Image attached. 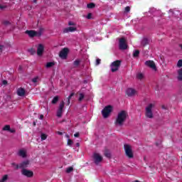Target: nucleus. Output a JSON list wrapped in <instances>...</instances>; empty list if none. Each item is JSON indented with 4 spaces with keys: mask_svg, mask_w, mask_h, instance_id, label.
<instances>
[{
    "mask_svg": "<svg viewBox=\"0 0 182 182\" xmlns=\"http://www.w3.org/2000/svg\"><path fill=\"white\" fill-rule=\"evenodd\" d=\"M126 119H127V112L122 110L118 113L117 119L114 122L115 126H123L124 122H126Z\"/></svg>",
    "mask_w": 182,
    "mask_h": 182,
    "instance_id": "1",
    "label": "nucleus"
},
{
    "mask_svg": "<svg viewBox=\"0 0 182 182\" xmlns=\"http://www.w3.org/2000/svg\"><path fill=\"white\" fill-rule=\"evenodd\" d=\"M124 149L125 154L128 159H133L134 157V154H133V149H132V146H130V144H125L124 145Z\"/></svg>",
    "mask_w": 182,
    "mask_h": 182,
    "instance_id": "2",
    "label": "nucleus"
},
{
    "mask_svg": "<svg viewBox=\"0 0 182 182\" xmlns=\"http://www.w3.org/2000/svg\"><path fill=\"white\" fill-rule=\"evenodd\" d=\"M43 29L41 28L39 31H35L33 30H27L25 33L29 36V38H35V36H42V31Z\"/></svg>",
    "mask_w": 182,
    "mask_h": 182,
    "instance_id": "3",
    "label": "nucleus"
},
{
    "mask_svg": "<svg viewBox=\"0 0 182 182\" xmlns=\"http://www.w3.org/2000/svg\"><path fill=\"white\" fill-rule=\"evenodd\" d=\"M154 105L153 104H149L146 108H145V116L147 117V119H153L154 116L153 115V107Z\"/></svg>",
    "mask_w": 182,
    "mask_h": 182,
    "instance_id": "4",
    "label": "nucleus"
},
{
    "mask_svg": "<svg viewBox=\"0 0 182 182\" xmlns=\"http://www.w3.org/2000/svg\"><path fill=\"white\" fill-rule=\"evenodd\" d=\"M113 111V107L112 105H107L102 110V114L104 119H107L110 116V113Z\"/></svg>",
    "mask_w": 182,
    "mask_h": 182,
    "instance_id": "5",
    "label": "nucleus"
},
{
    "mask_svg": "<svg viewBox=\"0 0 182 182\" xmlns=\"http://www.w3.org/2000/svg\"><path fill=\"white\" fill-rule=\"evenodd\" d=\"M64 108H65V101H61L60 102L58 109L57 110V114H56L57 117H62V114H63Z\"/></svg>",
    "mask_w": 182,
    "mask_h": 182,
    "instance_id": "6",
    "label": "nucleus"
},
{
    "mask_svg": "<svg viewBox=\"0 0 182 182\" xmlns=\"http://www.w3.org/2000/svg\"><path fill=\"white\" fill-rule=\"evenodd\" d=\"M21 174H22V176H24V177L31 178L33 176V171H32L31 170H28L26 168H23V169H21Z\"/></svg>",
    "mask_w": 182,
    "mask_h": 182,
    "instance_id": "7",
    "label": "nucleus"
},
{
    "mask_svg": "<svg viewBox=\"0 0 182 182\" xmlns=\"http://www.w3.org/2000/svg\"><path fill=\"white\" fill-rule=\"evenodd\" d=\"M68 53H69V49L68 48H64L60 51L59 56L61 59H66L68 58Z\"/></svg>",
    "mask_w": 182,
    "mask_h": 182,
    "instance_id": "8",
    "label": "nucleus"
},
{
    "mask_svg": "<svg viewBox=\"0 0 182 182\" xmlns=\"http://www.w3.org/2000/svg\"><path fill=\"white\" fill-rule=\"evenodd\" d=\"M126 95H127L129 97H133V96H136V95H137V91L133 88H128L126 90Z\"/></svg>",
    "mask_w": 182,
    "mask_h": 182,
    "instance_id": "9",
    "label": "nucleus"
},
{
    "mask_svg": "<svg viewBox=\"0 0 182 182\" xmlns=\"http://www.w3.org/2000/svg\"><path fill=\"white\" fill-rule=\"evenodd\" d=\"M119 49H122V50H126V49H127V44L124 38L119 39Z\"/></svg>",
    "mask_w": 182,
    "mask_h": 182,
    "instance_id": "10",
    "label": "nucleus"
},
{
    "mask_svg": "<svg viewBox=\"0 0 182 182\" xmlns=\"http://www.w3.org/2000/svg\"><path fill=\"white\" fill-rule=\"evenodd\" d=\"M93 159L95 164H99V163L103 160V157H102V156L97 153L94 154Z\"/></svg>",
    "mask_w": 182,
    "mask_h": 182,
    "instance_id": "11",
    "label": "nucleus"
},
{
    "mask_svg": "<svg viewBox=\"0 0 182 182\" xmlns=\"http://www.w3.org/2000/svg\"><path fill=\"white\" fill-rule=\"evenodd\" d=\"M146 66H148L149 68H151V69H153V70H156L157 68L156 67V63H154V61L153 60H147L145 62Z\"/></svg>",
    "mask_w": 182,
    "mask_h": 182,
    "instance_id": "12",
    "label": "nucleus"
},
{
    "mask_svg": "<svg viewBox=\"0 0 182 182\" xmlns=\"http://www.w3.org/2000/svg\"><path fill=\"white\" fill-rule=\"evenodd\" d=\"M43 50H45V46H43V44H38L37 48L38 56H42V55H43Z\"/></svg>",
    "mask_w": 182,
    "mask_h": 182,
    "instance_id": "13",
    "label": "nucleus"
},
{
    "mask_svg": "<svg viewBox=\"0 0 182 182\" xmlns=\"http://www.w3.org/2000/svg\"><path fill=\"white\" fill-rule=\"evenodd\" d=\"M77 28L76 27H72V26H70L68 28H65L63 29V32L64 33H69V32H75L77 31Z\"/></svg>",
    "mask_w": 182,
    "mask_h": 182,
    "instance_id": "14",
    "label": "nucleus"
},
{
    "mask_svg": "<svg viewBox=\"0 0 182 182\" xmlns=\"http://www.w3.org/2000/svg\"><path fill=\"white\" fill-rule=\"evenodd\" d=\"M29 161L26 160V161H23V162L20 163V168H21V170H23V168H28V166H29Z\"/></svg>",
    "mask_w": 182,
    "mask_h": 182,
    "instance_id": "15",
    "label": "nucleus"
},
{
    "mask_svg": "<svg viewBox=\"0 0 182 182\" xmlns=\"http://www.w3.org/2000/svg\"><path fill=\"white\" fill-rule=\"evenodd\" d=\"M25 93H26V91L22 87L17 90L18 96H25Z\"/></svg>",
    "mask_w": 182,
    "mask_h": 182,
    "instance_id": "16",
    "label": "nucleus"
},
{
    "mask_svg": "<svg viewBox=\"0 0 182 182\" xmlns=\"http://www.w3.org/2000/svg\"><path fill=\"white\" fill-rule=\"evenodd\" d=\"M18 156H19V157L25 159L26 157V151L23 149H20L18 152Z\"/></svg>",
    "mask_w": 182,
    "mask_h": 182,
    "instance_id": "17",
    "label": "nucleus"
},
{
    "mask_svg": "<svg viewBox=\"0 0 182 182\" xmlns=\"http://www.w3.org/2000/svg\"><path fill=\"white\" fill-rule=\"evenodd\" d=\"M112 66H115V68H120V65H122V61L120 60H115L112 64Z\"/></svg>",
    "mask_w": 182,
    "mask_h": 182,
    "instance_id": "18",
    "label": "nucleus"
},
{
    "mask_svg": "<svg viewBox=\"0 0 182 182\" xmlns=\"http://www.w3.org/2000/svg\"><path fill=\"white\" fill-rule=\"evenodd\" d=\"M141 46H147L149 45V40L147 38H144L141 42Z\"/></svg>",
    "mask_w": 182,
    "mask_h": 182,
    "instance_id": "19",
    "label": "nucleus"
},
{
    "mask_svg": "<svg viewBox=\"0 0 182 182\" xmlns=\"http://www.w3.org/2000/svg\"><path fill=\"white\" fill-rule=\"evenodd\" d=\"M80 60L77 59L73 62L74 68H79V65H80Z\"/></svg>",
    "mask_w": 182,
    "mask_h": 182,
    "instance_id": "20",
    "label": "nucleus"
},
{
    "mask_svg": "<svg viewBox=\"0 0 182 182\" xmlns=\"http://www.w3.org/2000/svg\"><path fill=\"white\" fill-rule=\"evenodd\" d=\"M58 102H59V97L55 96L53 98V100L51 101V103L53 105H56L58 103Z\"/></svg>",
    "mask_w": 182,
    "mask_h": 182,
    "instance_id": "21",
    "label": "nucleus"
},
{
    "mask_svg": "<svg viewBox=\"0 0 182 182\" xmlns=\"http://www.w3.org/2000/svg\"><path fill=\"white\" fill-rule=\"evenodd\" d=\"M11 166L14 168V170H18V168H21L20 164H17L16 163L13 162V163H11Z\"/></svg>",
    "mask_w": 182,
    "mask_h": 182,
    "instance_id": "22",
    "label": "nucleus"
},
{
    "mask_svg": "<svg viewBox=\"0 0 182 182\" xmlns=\"http://www.w3.org/2000/svg\"><path fill=\"white\" fill-rule=\"evenodd\" d=\"M96 7V4H95V3H90L87 5V8H88V9H93V8Z\"/></svg>",
    "mask_w": 182,
    "mask_h": 182,
    "instance_id": "23",
    "label": "nucleus"
},
{
    "mask_svg": "<svg viewBox=\"0 0 182 182\" xmlns=\"http://www.w3.org/2000/svg\"><path fill=\"white\" fill-rule=\"evenodd\" d=\"M2 130H3L4 132H9V130H11V125H9V124L5 125V126L3 127Z\"/></svg>",
    "mask_w": 182,
    "mask_h": 182,
    "instance_id": "24",
    "label": "nucleus"
},
{
    "mask_svg": "<svg viewBox=\"0 0 182 182\" xmlns=\"http://www.w3.org/2000/svg\"><path fill=\"white\" fill-rule=\"evenodd\" d=\"M105 157H107V159H110V157H112V154H110V151H109V150H106L105 151Z\"/></svg>",
    "mask_w": 182,
    "mask_h": 182,
    "instance_id": "25",
    "label": "nucleus"
},
{
    "mask_svg": "<svg viewBox=\"0 0 182 182\" xmlns=\"http://www.w3.org/2000/svg\"><path fill=\"white\" fill-rule=\"evenodd\" d=\"M53 66H55V63L53 62H48L46 65L47 68H52Z\"/></svg>",
    "mask_w": 182,
    "mask_h": 182,
    "instance_id": "26",
    "label": "nucleus"
},
{
    "mask_svg": "<svg viewBox=\"0 0 182 182\" xmlns=\"http://www.w3.org/2000/svg\"><path fill=\"white\" fill-rule=\"evenodd\" d=\"M139 55H140V50H136L135 51H134L133 53L134 58H137Z\"/></svg>",
    "mask_w": 182,
    "mask_h": 182,
    "instance_id": "27",
    "label": "nucleus"
},
{
    "mask_svg": "<svg viewBox=\"0 0 182 182\" xmlns=\"http://www.w3.org/2000/svg\"><path fill=\"white\" fill-rule=\"evenodd\" d=\"M8 181V174L3 176L2 178L0 180V182H6Z\"/></svg>",
    "mask_w": 182,
    "mask_h": 182,
    "instance_id": "28",
    "label": "nucleus"
},
{
    "mask_svg": "<svg viewBox=\"0 0 182 182\" xmlns=\"http://www.w3.org/2000/svg\"><path fill=\"white\" fill-rule=\"evenodd\" d=\"M110 66H111V71L112 73L117 72V70H119V68L117 67L112 66V64Z\"/></svg>",
    "mask_w": 182,
    "mask_h": 182,
    "instance_id": "29",
    "label": "nucleus"
},
{
    "mask_svg": "<svg viewBox=\"0 0 182 182\" xmlns=\"http://www.w3.org/2000/svg\"><path fill=\"white\" fill-rule=\"evenodd\" d=\"M72 171H73V167L70 166V167L67 168L66 173H72Z\"/></svg>",
    "mask_w": 182,
    "mask_h": 182,
    "instance_id": "30",
    "label": "nucleus"
},
{
    "mask_svg": "<svg viewBox=\"0 0 182 182\" xmlns=\"http://www.w3.org/2000/svg\"><path fill=\"white\" fill-rule=\"evenodd\" d=\"M83 99H85V95L83 93H80V97H79V102H82V100H83Z\"/></svg>",
    "mask_w": 182,
    "mask_h": 182,
    "instance_id": "31",
    "label": "nucleus"
},
{
    "mask_svg": "<svg viewBox=\"0 0 182 182\" xmlns=\"http://www.w3.org/2000/svg\"><path fill=\"white\" fill-rule=\"evenodd\" d=\"M48 139V136L45 134H41V140L43 141V140H46Z\"/></svg>",
    "mask_w": 182,
    "mask_h": 182,
    "instance_id": "32",
    "label": "nucleus"
},
{
    "mask_svg": "<svg viewBox=\"0 0 182 182\" xmlns=\"http://www.w3.org/2000/svg\"><path fill=\"white\" fill-rule=\"evenodd\" d=\"M67 144H68V146H71L73 144V141L70 139H68Z\"/></svg>",
    "mask_w": 182,
    "mask_h": 182,
    "instance_id": "33",
    "label": "nucleus"
},
{
    "mask_svg": "<svg viewBox=\"0 0 182 182\" xmlns=\"http://www.w3.org/2000/svg\"><path fill=\"white\" fill-rule=\"evenodd\" d=\"M177 66H178V68H181L182 67V60H179L178 61Z\"/></svg>",
    "mask_w": 182,
    "mask_h": 182,
    "instance_id": "34",
    "label": "nucleus"
},
{
    "mask_svg": "<svg viewBox=\"0 0 182 182\" xmlns=\"http://www.w3.org/2000/svg\"><path fill=\"white\" fill-rule=\"evenodd\" d=\"M136 77L138 79H140V80H141V79H143V75L141 73H139L137 75H136Z\"/></svg>",
    "mask_w": 182,
    "mask_h": 182,
    "instance_id": "35",
    "label": "nucleus"
},
{
    "mask_svg": "<svg viewBox=\"0 0 182 182\" xmlns=\"http://www.w3.org/2000/svg\"><path fill=\"white\" fill-rule=\"evenodd\" d=\"M29 52H30V53H31V55H33V53H36V51L33 48H31L29 50Z\"/></svg>",
    "mask_w": 182,
    "mask_h": 182,
    "instance_id": "36",
    "label": "nucleus"
},
{
    "mask_svg": "<svg viewBox=\"0 0 182 182\" xmlns=\"http://www.w3.org/2000/svg\"><path fill=\"white\" fill-rule=\"evenodd\" d=\"M3 23L6 26L11 25V23L9 21H3Z\"/></svg>",
    "mask_w": 182,
    "mask_h": 182,
    "instance_id": "37",
    "label": "nucleus"
},
{
    "mask_svg": "<svg viewBox=\"0 0 182 182\" xmlns=\"http://www.w3.org/2000/svg\"><path fill=\"white\" fill-rule=\"evenodd\" d=\"M73 96H75V92H72V93L68 96V99L71 100L72 97H73Z\"/></svg>",
    "mask_w": 182,
    "mask_h": 182,
    "instance_id": "38",
    "label": "nucleus"
},
{
    "mask_svg": "<svg viewBox=\"0 0 182 182\" xmlns=\"http://www.w3.org/2000/svg\"><path fill=\"white\" fill-rule=\"evenodd\" d=\"M87 19H92V13H89L87 16Z\"/></svg>",
    "mask_w": 182,
    "mask_h": 182,
    "instance_id": "39",
    "label": "nucleus"
},
{
    "mask_svg": "<svg viewBox=\"0 0 182 182\" xmlns=\"http://www.w3.org/2000/svg\"><path fill=\"white\" fill-rule=\"evenodd\" d=\"M100 62H101L100 58H97V59L96 60V65H97V66L99 65V64L100 63Z\"/></svg>",
    "mask_w": 182,
    "mask_h": 182,
    "instance_id": "40",
    "label": "nucleus"
},
{
    "mask_svg": "<svg viewBox=\"0 0 182 182\" xmlns=\"http://www.w3.org/2000/svg\"><path fill=\"white\" fill-rule=\"evenodd\" d=\"M125 12H130V6L125 7Z\"/></svg>",
    "mask_w": 182,
    "mask_h": 182,
    "instance_id": "41",
    "label": "nucleus"
},
{
    "mask_svg": "<svg viewBox=\"0 0 182 182\" xmlns=\"http://www.w3.org/2000/svg\"><path fill=\"white\" fill-rule=\"evenodd\" d=\"M9 132H10V133H16V130H15V129H11L10 128V130H9Z\"/></svg>",
    "mask_w": 182,
    "mask_h": 182,
    "instance_id": "42",
    "label": "nucleus"
},
{
    "mask_svg": "<svg viewBox=\"0 0 182 182\" xmlns=\"http://www.w3.org/2000/svg\"><path fill=\"white\" fill-rule=\"evenodd\" d=\"M68 25H69V26H75V23L70 21V22H68Z\"/></svg>",
    "mask_w": 182,
    "mask_h": 182,
    "instance_id": "43",
    "label": "nucleus"
},
{
    "mask_svg": "<svg viewBox=\"0 0 182 182\" xmlns=\"http://www.w3.org/2000/svg\"><path fill=\"white\" fill-rule=\"evenodd\" d=\"M32 82H33V83H36V82H38V78H37V77L33 78Z\"/></svg>",
    "mask_w": 182,
    "mask_h": 182,
    "instance_id": "44",
    "label": "nucleus"
},
{
    "mask_svg": "<svg viewBox=\"0 0 182 182\" xmlns=\"http://www.w3.org/2000/svg\"><path fill=\"white\" fill-rule=\"evenodd\" d=\"M2 84H3V85H8V81H7L6 80H4L2 81Z\"/></svg>",
    "mask_w": 182,
    "mask_h": 182,
    "instance_id": "45",
    "label": "nucleus"
},
{
    "mask_svg": "<svg viewBox=\"0 0 182 182\" xmlns=\"http://www.w3.org/2000/svg\"><path fill=\"white\" fill-rule=\"evenodd\" d=\"M5 8H6V6L0 5V9H5Z\"/></svg>",
    "mask_w": 182,
    "mask_h": 182,
    "instance_id": "46",
    "label": "nucleus"
},
{
    "mask_svg": "<svg viewBox=\"0 0 182 182\" xmlns=\"http://www.w3.org/2000/svg\"><path fill=\"white\" fill-rule=\"evenodd\" d=\"M57 134H59V136H62V134H63V132H57Z\"/></svg>",
    "mask_w": 182,
    "mask_h": 182,
    "instance_id": "47",
    "label": "nucleus"
},
{
    "mask_svg": "<svg viewBox=\"0 0 182 182\" xmlns=\"http://www.w3.org/2000/svg\"><path fill=\"white\" fill-rule=\"evenodd\" d=\"M74 136H75V137H79V132H76V133L74 134Z\"/></svg>",
    "mask_w": 182,
    "mask_h": 182,
    "instance_id": "48",
    "label": "nucleus"
},
{
    "mask_svg": "<svg viewBox=\"0 0 182 182\" xmlns=\"http://www.w3.org/2000/svg\"><path fill=\"white\" fill-rule=\"evenodd\" d=\"M67 105H70V99H68Z\"/></svg>",
    "mask_w": 182,
    "mask_h": 182,
    "instance_id": "49",
    "label": "nucleus"
},
{
    "mask_svg": "<svg viewBox=\"0 0 182 182\" xmlns=\"http://www.w3.org/2000/svg\"><path fill=\"white\" fill-rule=\"evenodd\" d=\"M65 137H66L67 139H70V136H69V134H65Z\"/></svg>",
    "mask_w": 182,
    "mask_h": 182,
    "instance_id": "50",
    "label": "nucleus"
},
{
    "mask_svg": "<svg viewBox=\"0 0 182 182\" xmlns=\"http://www.w3.org/2000/svg\"><path fill=\"white\" fill-rule=\"evenodd\" d=\"M18 70H22V65H19Z\"/></svg>",
    "mask_w": 182,
    "mask_h": 182,
    "instance_id": "51",
    "label": "nucleus"
},
{
    "mask_svg": "<svg viewBox=\"0 0 182 182\" xmlns=\"http://www.w3.org/2000/svg\"><path fill=\"white\" fill-rule=\"evenodd\" d=\"M40 119H41V120L43 119V114L40 115Z\"/></svg>",
    "mask_w": 182,
    "mask_h": 182,
    "instance_id": "52",
    "label": "nucleus"
},
{
    "mask_svg": "<svg viewBox=\"0 0 182 182\" xmlns=\"http://www.w3.org/2000/svg\"><path fill=\"white\" fill-rule=\"evenodd\" d=\"M33 2L34 4H38V0H33Z\"/></svg>",
    "mask_w": 182,
    "mask_h": 182,
    "instance_id": "53",
    "label": "nucleus"
},
{
    "mask_svg": "<svg viewBox=\"0 0 182 182\" xmlns=\"http://www.w3.org/2000/svg\"><path fill=\"white\" fill-rule=\"evenodd\" d=\"M76 146H77V147H79V146H80V144H79V142H77V143L76 144Z\"/></svg>",
    "mask_w": 182,
    "mask_h": 182,
    "instance_id": "54",
    "label": "nucleus"
},
{
    "mask_svg": "<svg viewBox=\"0 0 182 182\" xmlns=\"http://www.w3.org/2000/svg\"><path fill=\"white\" fill-rule=\"evenodd\" d=\"M4 48L3 46H0V50H2V49Z\"/></svg>",
    "mask_w": 182,
    "mask_h": 182,
    "instance_id": "55",
    "label": "nucleus"
},
{
    "mask_svg": "<svg viewBox=\"0 0 182 182\" xmlns=\"http://www.w3.org/2000/svg\"><path fill=\"white\" fill-rule=\"evenodd\" d=\"M33 126H36V122H33Z\"/></svg>",
    "mask_w": 182,
    "mask_h": 182,
    "instance_id": "56",
    "label": "nucleus"
},
{
    "mask_svg": "<svg viewBox=\"0 0 182 182\" xmlns=\"http://www.w3.org/2000/svg\"><path fill=\"white\" fill-rule=\"evenodd\" d=\"M84 83H87V80H84Z\"/></svg>",
    "mask_w": 182,
    "mask_h": 182,
    "instance_id": "57",
    "label": "nucleus"
}]
</instances>
